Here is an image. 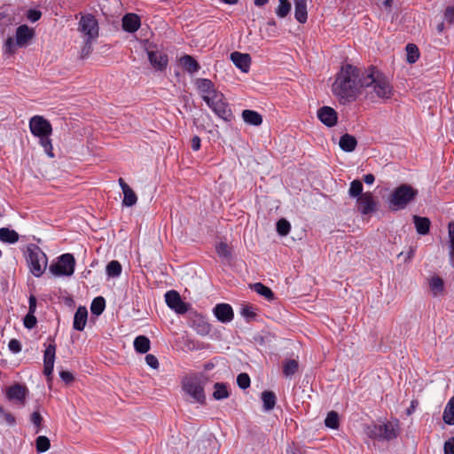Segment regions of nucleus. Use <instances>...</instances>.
Masks as SVG:
<instances>
[{"mask_svg": "<svg viewBox=\"0 0 454 454\" xmlns=\"http://www.w3.org/2000/svg\"><path fill=\"white\" fill-rule=\"evenodd\" d=\"M363 89H371V92L381 99H389L393 96L388 79L375 67L363 70L350 64L342 66L333 84V93L340 103L355 101Z\"/></svg>", "mask_w": 454, "mask_h": 454, "instance_id": "1", "label": "nucleus"}, {"mask_svg": "<svg viewBox=\"0 0 454 454\" xmlns=\"http://www.w3.org/2000/svg\"><path fill=\"white\" fill-rule=\"evenodd\" d=\"M29 129L33 136L39 138V144L50 158H54L51 139L52 127L49 121L41 115H35L29 120Z\"/></svg>", "mask_w": 454, "mask_h": 454, "instance_id": "2", "label": "nucleus"}, {"mask_svg": "<svg viewBox=\"0 0 454 454\" xmlns=\"http://www.w3.org/2000/svg\"><path fill=\"white\" fill-rule=\"evenodd\" d=\"M418 193V190L410 184H403L397 186L393 190L388 199L390 209L393 211L404 209L416 199Z\"/></svg>", "mask_w": 454, "mask_h": 454, "instance_id": "3", "label": "nucleus"}, {"mask_svg": "<svg viewBox=\"0 0 454 454\" xmlns=\"http://www.w3.org/2000/svg\"><path fill=\"white\" fill-rule=\"evenodd\" d=\"M27 262L31 273L39 278L46 270L48 258L38 246L32 244L27 248Z\"/></svg>", "mask_w": 454, "mask_h": 454, "instance_id": "4", "label": "nucleus"}, {"mask_svg": "<svg viewBox=\"0 0 454 454\" xmlns=\"http://www.w3.org/2000/svg\"><path fill=\"white\" fill-rule=\"evenodd\" d=\"M182 388L192 399V402L200 404L206 403L204 381L200 377L196 375L185 377L182 382Z\"/></svg>", "mask_w": 454, "mask_h": 454, "instance_id": "5", "label": "nucleus"}, {"mask_svg": "<svg viewBox=\"0 0 454 454\" xmlns=\"http://www.w3.org/2000/svg\"><path fill=\"white\" fill-rule=\"evenodd\" d=\"M75 269V259L72 254L67 253L57 257L49 267V271L55 277H71Z\"/></svg>", "mask_w": 454, "mask_h": 454, "instance_id": "6", "label": "nucleus"}, {"mask_svg": "<svg viewBox=\"0 0 454 454\" xmlns=\"http://www.w3.org/2000/svg\"><path fill=\"white\" fill-rule=\"evenodd\" d=\"M205 102L219 118L227 121L231 120V110L225 102L224 96L222 92L219 91L211 98L206 97Z\"/></svg>", "mask_w": 454, "mask_h": 454, "instance_id": "7", "label": "nucleus"}, {"mask_svg": "<svg viewBox=\"0 0 454 454\" xmlns=\"http://www.w3.org/2000/svg\"><path fill=\"white\" fill-rule=\"evenodd\" d=\"M188 325L198 334L206 336L211 332V325L206 318L195 310L187 311Z\"/></svg>", "mask_w": 454, "mask_h": 454, "instance_id": "8", "label": "nucleus"}, {"mask_svg": "<svg viewBox=\"0 0 454 454\" xmlns=\"http://www.w3.org/2000/svg\"><path fill=\"white\" fill-rule=\"evenodd\" d=\"M78 30L87 36L86 39H96L98 36V26L97 20L90 14L82 16L79 21Z\"/></svg>", "mask_w": 454, "mask_h": 454, "instance_id": "9", "label": "nucleus"}, {"mask_svg": "<svg viewBox=\"0 0 454 454\" xmlns=\"http://www.w3.org/2000/svg\"><path fill=\"white\" fill-rule=\"evenodd\" d=\"M28 394V389L26 386L15 383L6 388L5 395L11 402H14L21 406L25 405L26 398Z\"/></svg>", "mask_w": 454, "mask_h": 454, "instance_id": "10", "label": "nucleus"}, {"mask_svg": "<svg viewBox=\"0 0 454 454\" xmlns=\"http://www.w3.org/2000/svg\"><path fill=\"white\" fill-rule=\"evenodd\" d=\"M165 301L177 314H184L189 310L188 305L182 301L179 293L175 290L168 291L165 294Z\"/></svg>", "mask_w": 454, "mask_h": 454, "instance_id": "11", "label": "nucleus"}, {"mask_svg": "<svg viewBox=\"0 0 454 454\" xmlns=\"http://www.w3.org/2000/svg\"><path fill=\"white\" fill-rule=\"evenodd\" d=\"M55 356L56 345L54 343H51L46 347L43 354V374L48 378V380L51 379L53 372Z\"/></svg>", "mask_w": 454, "mask_h": 454, "instance_id": "12", "label": "nucleus"}, {"mask_svg": "<svg viewBox=\"0 0 454 454\" xmlns=\"http://www.w3.org/2000/svg\"><path fill=\"white\" fill-rule=\"evenodd\" d=\"M357 203L362 215H369L377 210V202L371 192L363 193L358 197Z\"/></svg>", "mask_w": 454, "mask_h": 454, "instance_id": "13", "label": "nucleus"}, {"mask_svg": "<svg viewBox=\"0 0 454 454\" xmlns=\"http://www.w3.org/2000/svg\"><path fill=\"white\" fill-rule=\"evenodd\" d=\"M35 35V31L27 25H20L17 27L15 35V43L18 47H25Z\"/></svg>", "mask_w": 454, "mask_h": 454, "instance_id": "14", "label": "nucleus"}, {"mask_svg": "<svg viewBox=\"0 0 454 454\" xmlns=\"http://www.w3.org/2000/svg\"><path fill=\"white\" fill-rule=\"evenodd\" d=\"M195 86L204 101L206 97L211 98L212 96L219 92L215 89V84L209 79L198 78L195 81Z\"/></svg>", "mask_w": 454, "mask_h": 454, "instance_id": "15", "label": "nucleus"}, {"mask_svg": "<svg viewBox=\"0 0 454 454\" xmlns=\"http://www.w3.org/2000/svg\"><path fill=\"white\" fill-rule=\"evenodd\" d=\"M318 119L327 127H333L338 121L337 112L330 106H323L317 111Z\"/></svg>", "mask_w": 454, "mask_h": 454, "instance_id": "16", "label": "nucleus"}, {"mask_svg": "<svg viewBox=\"0 0 454 454\" xmlns=\"http://www.w3.org/2000/svg\"><path fill=\"white\" fill-rule=\"evenodd\" d=\"M215 317L222 323H229L233 319L234 313L231 306L227 303L216 304L213 309Z\"/></svg>", "mask_w": 454, "mask_h": 454, "instance_id": "17", "label": "nucleus"}, {"mask_svg": "<svg viewBox=\"0 0 454 454\" xmlns=\"http://www.w3.org/2000/svg\"><path fill=\"white\" fill-rule=\"evenodd\" d=\"M231 60L243 73L249 71L251 58L249 54L234 51L231 53Z\"/></svg>", "mask_w": 454, "mask_h": 454, "instance_id": "18", "label": "nucleus"}, {"mask_svg": "<svg viewBox=\"0 0 454 454\" xmlns=\"http://www.w3.org/2000/svg\"><path fill=\"white\" fill-rule=\"evenodd\" d=\"M140 18L135 13H128L122 18V28L126 32L134 33L140 27Z\"/></svg>", "mask_w": 454, "mask_h": 454, "instance_id": "19", "label": "nucleus"}, {"mask_svg": "<svg viewBox=\"0 0 454 454\" xmlns=\"http://www.w3.org/2000/svg\"><path fill=\"white\" fill-rule=\"evenodd\" d=\"M148 59L151 65L159 70H163L168 65V56L159 51H149Z\"/></svg>", "mask_w": 454, "mask_h": 454, "instance_id": "20", "label": "nucleus"}, {"mask_svg": "<svg viewBox=\"0 0 454 454\" xmlns=\"http://www.w3.org/2000/svg\"><path fill=\"white\" fill-rule=\"evenodd\" d=\"M88 318V310L85 307L80 306L74 317V324L73 326L77 331H82L86 325Z\"/></svg>", "mask_w": 454, "mask_h": 454, "instance_id": "21", "label": "nucleus"}, {"mask_svg": "<svg viewBox=\"0 0 454 454\" xmlns=\"http://www.w3.org/2000/svg\"><path fill=\"white\" fill-rule=\"evenodd\" d=\"M294 17L300 23L307 21V0H294Z\"/></svg>", "mask_w": 454, "mask_h": 454, "instance_id": "22", "label": "nucleus"}, {"mask_svg": "<svg viewBox=\"0 0 454 454\" xmlns=\"http://www.w3.org/2000/svg\"><path fill=\"white\" fill-rule=\"evenodd\" d=\"M413 223L419 235H427L430 231L431 221L427 217L414 215Z\"/></svg>", "mask_w": 454, "mask_h": 454, "instance_id": "23", "label": "nucleus"}, {"mask_svg": "<svg viewBox=\"0 0 454 454\" xmlns=\"http://www.w3.org/2000/svg\"><path fill=\"white\" fill-rule=\"evenodd\" d=\"M339 145L344 152L351 153L355 151L357 141L354 136L346 133L340 137Z\"/></svg>", "mask_w": 454, "mask_h": 454, "instance_id": "24", "label": "nucleus"}, {"mask_svg": "<svg viewBox=\"0 0 454 454\" xmlns=\"http://www.w3.org/2000/svg\"><path fill=\"white\" fill-rule=\"evenodd\" d=\"M180 64L190 74L197 73L200 68L197 60L190 55L183 56L180 59Z\"/></svg>", "mask_w": 454, "mask_h": 454, "instance_id": "25", "label": "nucleus"}, {"mask_svg": "<svg viewBox=\"0 0 454 454\" xmlns=\"http://www.w3.org/2000/svg\"><path fill=\"white\" fill-rule=\"evenodd\" d=\"M242 118L247 124L259 126L262 122V115L254 110H244L242 112Z\"/></svg>", "mask_w": 454, "mask_h": 454, "instance_id": "26", "label": "nucleus"}, {"mask_svg": "<svg viewBox=\"0 0 454 454\" xmlns=\"http://www.w3.org/2000/svg\"><path fill=\"white\" fill-rule=\"evenodd\" d=\"M398 426L392 423H385L381 425V439L392 440L397 437Z\"/></svg>", "mask_w": 454, "mask_h": 454, "instance_id": "27", "label": "nucleus"}, {"mask_svg": "<svg viewBox=\"0 0 454 454\" xmlns=\"http://www.w3.org/2000/svg\"><path fill=\"white\" fill-rule=\"evenodd\" d=\"M19 234L14 230H11L6 227L0 228V240L8 243L14 244L19 240Z\"/></svg>", "mask_w": 454, "mask_h": 454, "instance_id": "28", "label": "nucleus"}, {"mask_svg": "<svg viewBox=\"0 0 454 454\" xmlns=\"http://www.w3.org/2000/svg\"><path fill=\"white\" fill-rule=\"evenodd\" d=\"M134 348L137 353L145 354L150 349V340L144 335H139L134 340Z\"/></svg>", "mask_w": 454, "mask_h": 454, "instance_id": "29", "label": "nucleus"}, {"mask_svg": "<svg viewBox=\"0 0 454 454\" xmlns=\"http://www.w3.org/2000/svg\"><path fill=\"white\" fill-rule=\"evenodd\" d=\"M230 396V393L227 388V384L223 382H216L214 385L213 397L215 400H223Z\"/></svg>", "mask_w": 454, "mask_h": 454, "instance_id": "30", "label": "nucleus"}, {"mask_svg": "<svg viewBox=\"0 0 454 454\" xmlns=\"http://www.w3.org/2000/svg\"><path fill=\"white\" fill-rule=\"evenodd\" d=\"M442 419L447 425H454V396L447 403L443 411Z\"/></svg>", "mask_w": 454, "mask_h": 454, "instance_id": "31", "label": "nucleus"}, {"mask_svg": "<svg viewBox=\"0 0 454 454\" xmlns=\"http://www.w3.org/2000/svg\"><path fill=\"white\" fill-rule=\"evenodd\" d=\"M276 395L272 391H263L262 393V401L265 411H271L276 405Z\"/></svg>", "mask_w": 454, "mask_h": 454, "instance_id": "32", "label": "nucleus"}, {"mask_svg": "<svg viewBox=\"0 0 454 454\" xmlns=\"http://www.w3.org/2000/svg\"><path fill=\"white\" fill-rule=\"evenodd\" d=\"M443 280L438 276H434L429 280V287L433 292L434 295L436 296L443 291Z\"/></svg>", "mask_w": 454, "mask_h": 454, "instance_id": "33", "label": "nucleus"}, {"mask_svg": "<svg viewBox=\"0 0 454 454\" xmlns=\"http://www.w3.org/2000/svg\"><path fill=\"white\" fill-rule=\"evenodd\" d=\"M253 290L256 292L258 294L265 297L267 300L270 301L274 298V294L270 288L264 286L262 283H255L252 286Z\"/></svg>", "mask_w": 454, "mask_h": 454, "instance_id": "34", "label": "nucleus"}, {"mask_svg": "<svg viewBox=\"0 0 454 454\" xmlns=\"http://www.w3.org/2000/svg\"><path fill=\"white\" fill-rule=\"evenodd\" d=\"M122 267L118 261H111L106 265V274L110 278H117L121 275Z\"/></svg>", "mask_w": 454, "mask_h": 454, "instance_id": "35", "label": "nucleus"}, {"mask_svg": "<svg viewBox=\"0 0 454 454\" xmlns=\"http://www.w3.org/2000/svg\"><path fill=\"white\" fill-rule=\"evenodd\" d=\"M325 425L331 429H338L340 426L339 414L334 411L328 412L325 419Z\"/></svg>", "mask_w": 454, "mask_h": 454, "instance_id": "36", "label": "nucleus"}, {"mask_svg": "<svg viewBox=\"0 0 454 454\" xmlns=\"http://www.w3.org/2000/svg\"><path fill=\"white\" fill-rule=\"evenodd\" d=\"M364 433L371 439L381 440V425H367L364 427Z\"/></svg>", "mask_w": 454, "mask_h": 454, "instance_id": "37", "label": "nucleus"}, {"mask_svg": "<svg viewBox=\"0 0 454 454\" xmlns=\"http://www.w3.org/2000/svg\"><path fill=\"white\" fill-rule=\"evenodd\" d=\"M298 368L299 364L296 360H286L283 365V373L286 377H291L298 371Z\"/></svg>", "mask_w": 454, "mask_h": 454, "instance_id": "38", "label": "nucleus"}, {"mask_svg": "<svg viewBox=\"0 0 454 454\" xmlns=\"http://www.w3.org/2000/svg\"><path fill=\"white\" fill-rule=\"evenodd\" d=\"M105 308H106V301H105V299L101 296L96 297L92 301L91 305H90L91 313L96 316L102 314Z\"/></svg>", "mask_w": 454, "mask_h": 454, "instance_id": "39", "label": "nucleus"}, {"mask_svg": "<svg viewBox=\"0 0 454 454\" xmlns=\"http://www.w3.org/2000/svg\"><path fill=\"white\" fill-rule=\"evenodd\" d=\"M123 192L122 204L126 207H132L137 203V197L130 187H126Z\"/></svg>", "mask_w": 454, "mask_h": 454, "instance_id": "40", "label": "nucleus"}, {"mask_svg": "<svg viewBox=\"0 0 454 454\" xmlns=\"http://www.w3.org/2000/svg\"><path fill=\"white\" fill-rule=\"evenodd\" d=\"M279 4L276 9V14L278 18H285L291 11V4L288 0H278Z\"/></svg>", "mask_w": 454, "mask_h": 454, "instance_id": "41", "label": "nucleus"}, {"mask_svg": "<svg viewBox=\"0 0 454 454\" xmlns=\"http://www.w3.org/2000/svg\"><path fill=\"white\" fill-rule=\"evenodd\" d=\"M406 56H407V61L409 63H411V64L415 63L419 57V52L418 47L412 43L407 44Z\"/></svg>", "mask_w": 454, "mask_h": 454, "instance_id": "42", "label": "nucleus"}, {"mask_svg": "<svg viewBox=\"0 0 454 454\" xmlns=\"http://www.w3.org/2000/svg\"><path fill=\"white\" fill-rule=\"evenodd\" d=\"M51 447V442L47 436L40 435L35 440V448L37 452H45Z\"/></svg>", "mask_w": 454, "mask_h": 454, "instance_id": "43", "label": "nucleus"}, {"mask_svg": "<svg viewBox=\"0 0 454 454\" xmlns=\"http://www.w3.org/2000/svg\"><path fill=\"white\" fill-rule=\"evenodd\" d=\"M363 184L360 180H354L350 184L348 194L352 198L360 197L363 193Z\"/></svg>", "mask_w": 454, "mask_h": 454, "instance_id": "44", "label": "nucleus"}, {"mask_svg": "<svg viewBox=\"0 0 454 454\" xmlns=\"http://www.w3.org/2000/svg\"><path fill=\"white\" fill-rule=\"evenodd\" d=\"M291 229L290 223L286 219H280L277 223V231L281 236H286L289 233Z\"/></svg>", "mask_w": 454, "mask_h": 454, "instance_id": "45", "label": "nucleus"}, {"mask_svg": "<svg viewBox=\"0 0 454 454\" xmlns=\"http://www.w3.org/2000/svg\"><path fill=\"white\" fill-rule=\"evenodd\" d=\"M216 253L220 257L230 258L231 255L229 246L224 242H220L216 245Z\"/></svg>", "mask_w": 454, "mask_h": 454, "instance_id": "46", "label": "nucleus"}, {"mask_svg": "<svg viewBox=\"0 0 454 454\" xmlns=\"http://www.w3.org/2000/svg\"><path fill=\"white\" fill-rule=\"evenodd\" d=\"M237 384L242 389H247L250 386V378L247 373H239L237 377Z\"/></svg>", "mask_w": 454, "mask_h": 454, "instance_id": "47", "label": "nucleus"}, {"mask_svg": "<svg viewBox=\"0 0 454 454\" xmlns=\"http://www.w3.org/2000/svg\"><path fill=\"white\" fill-rule=\"evenodd\" d=\"M0 418L3 419L9 426H13L16 423V419L14 416L5 411L2 406H0Z\"/></svg>", "mask_w": 454, "mask_h": 454, "instance_id": "48", "label": "nucleus"}, {"mask_svg": "<svg viewBox=\"0 0 454 454\" xmlns=\"http://www.w3.org/2000/svg\"><path fill=\"white\" fill-rule=\"evenodd\" d=\"M30 420H31L32 424L36 427L35 433L36 434L39 433L41 430V426H42V422H43V417L41 416L39 411H34L31 414Z\"/></svg>", "mask_w": 454, "mask_h": 454, "instance_id": "49", "label": "nucleus"}, {"mask_svg": "<svg viewBox=\"0 0 454 454\" xmlns=\"http://www.w3.org/2000/svg\"><path fill=\"white\" fill-rule=\"evenodd\" d=\"M36 318L34 316V313H27V315L24 318V325L28 329H32L36 325Z\"/></svg>", "mask_w": 454, "mask_h": 454, "instance_id": "50", "label": "nucleus"}, {"mask_svg": "<svg viewBox=\"0 0 454 454\" xmlns=\"http://www.w3.org/2000/svg\"><path fill=\"white\" fill-rule=\"evenodd\" d=\"M444 20L449 24H454V6H448L445 9Z\"/></svg>", "mask_w": 454, "mask_h": 454, "instance_id": "51", "label": "nucleus"}, {"mask_svg": "<svg viewBox=\"0 0 454 454\" xmlns=\"http://www.w3.org/2000/svg\"><path fill=\"white\" fill-rule=\"evenodd\" d=\"M42 16V12L38 10H35V9H30L27 11V18L31 21V22H35L37 21Z\"/></svg>", "mask_w": 454, "mask_h": 454, "instance_id": "52", "label": "nucleus"}, {"mask_svg": "<svg viewBox=\"0 0 454 454\" xmlns=\"http://www.w3.org/2000/svg\"><path fill=\"white\" fill-rule=\"evenodd\" d=\"M145 362L153 369H158L159 368V361H158L157 357L154 355H152V354L146 355Z\"/></svg>", "mask_w": 454, "mask_h": 454, "instance_id": "53", "label": "nucleus"}, {"mask_svg": "<svg viewBox=\"0 0 454 454\" xmlns=\"http://www.w3.org/2000/svg\"><path fill=\"white\" fill-rule=\"evenodd\" d=\"M444 454H454V437L449 438L443 446Z\"/></svg>", "mask_w": 454, "mask_h": 454, "instance_id": "54", "label": "nucleus"}, {"mask_svg": "<svg viewBox=\"0 0 454 454\" xmlns=\"http://www.w3.org/2000/svg\"><path fill=\"white\" fill-rule=\"evenodd\" d=\"M9 349L13 353H19L21 351V344L16 339H12L8 344Z\"/></svg>", "mask_w": 454, "mask_h": 454, "instance_id": "55", "label": "nucleus"}, {"mask_svg": "<svg viewBox=\"0 0 454 454\" xmlns=\"http://www.w3.org/2000/svg\"><path fill=\"white\" fill-rule=\"evenodd\" d=\"M59 377L67 384L71 383L74 380L73 374L68 371H60Z\"/></svg>", "mask_w": 454, "mask_h": 454, "instance_id": "56", "label": "nucleus"}, {"mask_svg": "<svg viewBox=\"0 0 454 454\" xmlns=\"http://www.w3.org/2000/svg\"><path fill=\"white\" fill-rule=\"evenodd\" d=\"M16 43L12 37H8L4 43L6 51L9 53L14 52Z\"/></svg>", "mask_w": 454, "mask_h": 454, "instance_id": "57", "label": "nucleus"}, {"mask_svg": "<svg viewBox=\"0 0 454 454\" xmlns=\"http://www.w3.org/2000/svg\"><path fill=\"white\" fill-rule=\"evenodd\" d=\"M241 314L244 317H249V318H254L256 316V314L254 313V311L253 310V309L251 307L243 308Z\"/></svg>", "mask_w": 454, "mask_h": 454, "instance_id": "58", "label": "nucleus"}, {"mask_svg": "<svg viewBox=\"0 0 454 454\" xmlns=\"http://www.w3.org/2000/svg\"><path fill=\"white\" fill-rule=\"evenodd\" d=\"M91 41L92 40L86 39L85 45L83 46V48L82 50V58H84L87 55H89V53L90 52V50H91Z\"/></svg>", "mask_w": 454, "mask_h": 454, "instance_id": "59", "label": "nucleus"}, {"mask_svg": "<svg viewBox=\"0 0 454 454\" xmlns=\"http://www.w3.org/2000/svg\"><path fill=\"white\" fill-rule=\"evenodd\" d=\"M191 146L193 151H198L200 148V138L198 136H194L191 140Z\"/></svg>", "mask_w": 454, "mask_h": 454, "instance_id": "60", "label": "nucleus"}, {"mask_svg": "<svg viewBox=\"0 0 454 454\" xmlns=\"http://www.w3.org/2000/svg\"><path fill=\"white\" fill-rule=\"evenodd\" d=\"M28 304V313H35L36 309V299L34 295L29 297Z\"/></svg>", "mask_w": 454, "mask_h": 454, "instance_id": "61", "label": "nucleus"}, {"mask_svg": "<svg viewBox=\"0 0 454 454\" xmlns=\"http://www.w3.org/2000/svg\"><path fill=\"white\" fill-rule=\"evenodd\" d=\"M286 454H302V452L298 447L293 445L287 447Z\"/></svg>", "mask_w": 454, "mask_h": 454, "instance_id": "62", "label": "nucleus"}, {"mask_svg": "<svg viewBox=\"0 0 454 454\" xmlns=\"http://www.w3.org/2000/svg\"><path fill=\"white\" fill-rule=\"evenodd\" d=\"M449 252L451 261L454 262V240L449 239Z\"/></svg>", "mask_w": 454, "mask_h": 454, "instance_id": "63", "label": "nucleus"}, {"mask_svg": "<svg viewBox=\"0 0 454 454\" xmlns=\"http://www.w3.org/2000/svg\"><path fill=\"white\" fill-rule=\"evenodd\" d=\"M449 239L454 240V222H450L448 225Z\"/></svg>", "mask_w": 454, "mask_h": 454, "instance_id": "64", "label": "nucleus"}]
</instances>
